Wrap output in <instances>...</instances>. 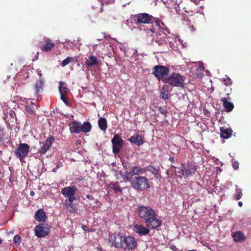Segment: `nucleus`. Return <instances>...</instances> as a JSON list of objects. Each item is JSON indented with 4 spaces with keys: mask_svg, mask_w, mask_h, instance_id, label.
I'll use <instances>...</instances> for the list:
<instances>
[{
    "mask_svg": "<svg viewBox=\"0 0 251 251\" xmlns=\"http://www.w3.org/2000/svg\"><path fill=\"white\" fill-rule=\"evenodd\" d=\"M126 22L137 25L141 29H142V27L145 28V25H152L156 23V25H159L155 18L145 12L131 15Z\"/></svg>",
    "mask_w": 251,
    "mask_h": 251,
    "instance_id": "1",
    "label": "nucleus"
},
{
    "mask_svg": "<svg viewBox=\"0 0 251 251\" xmlns=\"http://www.w3.org/2000/svg\"><path fill=\"white\" fill-rule=\"evenodd\" d=\"M88 16L91 21H93L97 18H99L100 21L106 22L111 17L110 11L108 10H104L102 7H100L99 10L92 8L91 10L88 11Z\"/></svg>",
    "mask_w": 251,
    "mask_h": 251,
    "instance_id": "2",
    "label": "nucleus"
},
{
    "mask_svg": "<svg viewBox=\"0 0 251 251\" xmlns=\"http://www.w3.org/2000/svg\"><path fill=\"white\" fill-rule=\"evenodd\" d=\"M131 186L137 191L147 190L150 187V181L145 176H135L131 182Z\"/></svg>",
    "mask_w": 251,
    "mask_h": 251,
    "instance_id": "3",
    "label": "nucleus"
},
{
    "mask_svg": "<svg viewBox=\"0 0 251 251\" xmlns=\"http://www.w3.org/2000/svg\"><path fill=\"white\" fill-rule=\"evenodd\" d=\"M178 170L176 172L179 174L180 177H188L193 175L197 171L196 166L191 163H183L181 166L177 168Z\"/></svg>",
    "mask_w": 251,
    "mask_h": 251,
    "instance_id": "4",
    "label": "nucleus"
},
{
    "mask_svg": "<svg viewBox=\"0 0 251 251\" xmlns=\"http://www.w3.org/2000/svg\"><path fill=\"white\" fill-rule=\"evenodd\" d=\"M184 77L179 73H173L166 78L164 79V82L168 83L173 87L182 86L184 84Z\"/></svg>",
    "mask_w": 251,
    "mask_h": 251,
    "instance_id": "5",
    "label": "nucleus"
},
{
    "mask_svg": "<svg viewBox=\"0 0 251 251\" xmlns=\"http://www.w3.org/2000/svg\"><path fill=\"white\" fill-rule=\"evenodd\" d=\"M144 222L146 226L151 229H155L159 227L162 224L161 220L158 217L155 212L146 219Z\"/></svg>",
    "mask_w": 251,
    "mask_h": 251,
    "instance_id": "6",
    "label": "nucleus"
},
{
    "mask_svg": "<svg viewBox=\"0 0 251 251\" xmlns=\"http://www.w3.org/2000/svg\"><path fill=\"white\" fill-rule=\"evenodd\" d=\"M152 74L158 79H161L164 82V79L166 78L169 73V69L162 65H156L152 69Z\"/></svg>",
    "mask_w": 251,
    "mask_h": 251,
    "instance_id": "7",
    "label": "nucleus"
},
{
    "mask_svg": "<svg viewBox=\"0 0 251 251\" xmlns=\"http://www.w3.org/2000/svg\"><path fill=\"white\" fill-rule=\"evenodd\" d=\"M30 146L26 143H20L18 148L15 150L14 154L15 156L22 161L28 155Z\"/></svg>",
    "mask_w": 251,
    "mask_h": 251,
    "instance_id": "8",
    "label": "nucleus"
},
{
    "mask_svg": "<svg viewBox=\"0 0 251 251\" xmlns=\"http://www.w3.org/2000/svg\"><path fill=\"white\" fill-rule=\"evenodd\" d=\"M50 230V227L48 224H39L35 228V235L39 238L44 237L49 234Z\"/></svg>",
    "mask_w": 251,
    "mask_h": 251,
    "instance_id": "9",
    "label": "nucleus"
},
{
    "mask_svg": "<svg viewBox=\"0 0 251 251\" xmlns=\"http://www.w3.org/2000/svg\"><path fill=\"white\" fill-rule=\"evenodd\" d=\"M112 144V151L114 154L119 153L123 148L124 141L119 134H115L111 140Z\"/></svg>",
    "mask_w": 251,
    "mask_h": 251,
    "instance_id": "10",
    "label": "nucleus"
},
{
    "mask_svg": "<svg viewBox=\"0 0 251 251\" xmlns=\"http://www.w3.org/2000/svg\"><path fill=\"white\" fill-rule=\"evenodd\" d=\"M137 211L139 216L144 221L155 212L151 207L142 205H138Z\"/></svg>",
    "mask_w": 251,
    "mask_h": 251,
    "instance_id": "11",
    "label": "nucleus"
},
{
    "mask_svg": "<svg viewBox=\"0 0 251 251\" xmlns=\"http://www.w3.org/2000/svg\"><path fill=\"white\" fill-rule=\"evenodd\" d=\"M124 239L123 242V249L131 251L135 249L137 244L135 239L133 237L124 236Z\"/></svg>",
    "mask_w": 251,
    "mask_h": 251,
    "instance_id": "12",
    "label": "nucleus"
},
{
    "mask_svg": "<svg viewBox=\"0 0 251 251\" xmlns=\"http://www.w3.org/2000/svg\"><path fill=\"white\" fill-rule=\"evenodd\" d=\"M124 236L120 234H114L110 236V242L116 248L122 249Z\"/></svg>",
    "mask_w": 251,
    "mask_h": 251,
    "instance_id": "13",
    "label": "nucleus"
},
{
    "mask_svg": "<svg viewBox=\"0 0 251 251\" xmlns=\"http://www.w3.org/2000/svg\"><path fill=\"white\" fill-rule=\"evenodd\" d=\"M40 48L42 51H50L55 45V44L49 38L44 37L40 42Z\"/></svg>",
    "mask_w": 251,
    "mask_h": 251,
    "instance_id": "14",
    "label": "nucleus"
},
{
    "mask_svg": "<svg viewBox=\"0 0 251 251\" xmlns=\"http://www.w3.org/2000/svg\"><path fill=\"white\" fill-rule=\"evenodd\" d=\"M77 191V187L75 185H72L62 188L61 192L65 198H76L75 194Z\"/></svg>",
    "mask_w": 251,
    "mask_h": 251,
    "instance_id": "15",
    "label": "nucleus"
},
{
    "mask_svg": "<svg viewBox=\"0 0 251 251\" xmlns=\"http://www.w3.org/2000/svg\"><path fill=\"white\" fill-rule=\"evenodd\" d=\"M54 141V138L52 136L48 137L46 140L44 142L43 145L39 151V153L41 154H43L51 148L53 142Z\"/></svg>",
    "mask_w": 251,
    "mask_h": 251,
    "instance_id": "16",
    "label": "nucleus"
},
{
    "mask_svg": "<svg viewBox=\"0 0 251 251\" xmlns=\"http://www.w3.org/2000/svg\"><path fill=\"white\" fill-rule=\"evenodd\" d=\"M231 89H230V90L228 91L226 94V97L221 99V101L223 102V106L226 108L227 112H231L234 108L233 103L228 101V100H230L229 95L231 93Z\"/></svg>",
    "mask_w": 251,
    "mask_h": 251,
    "instance_id": "17",
    "label": "nucleus"
},
{
    "mask_svg": "<svg viewBox=\"0 0 251 251\" xmlns=\"http://www.w3.org/2000/svg\"><path fill=\"white\" fill-rule=\"evenodd\" d=\"M128 140L132 143H133L137 146H141L144 143L145 139L141 135L137 134L132 136Z\"/></svg>",
    "mask_w": 251,
    "mask_h": 251,
    "instance_id": "18",
    "label": "nucleus"
},
{
    "mask_svg": "<svg viewBox=\"0 0 251 251\" xmlns=\"http://www.w3.org/2000/svg\"><path fill=\"white\" fill-rule=\"evenodd\" d=\"M81 123L75 121L72 122L70 124V132L75 134H79L81 132Z\"/></svg>",
    "mask_w": 251,
    "mask_h": 251,
    "instance_id": "19",
    "label": "nucleus"
},
{
    "mask_svg": "<svg viewBox=\"0 0 251 251\" xmlns=\"http://www.w3.org/2000/svg\"><path fill=\"white\" fill-rule=\"evenodd\" d=\"M232 237L236 242L242 243L244 242L246 239V236L240 231H237L232 233Z\"/></svg>",
    "mask_w": 251,
    "mask_h": 251,
    "instance_id": "20",
    "label": "nucleus"
},
{
    "mask_svg": "<svg viewBox=\"0 0 251 251\" xmlns=\"http://www.w3.org/2000/svg\"><path fill=\"white\" fill-rule=\"evenodd\" d=\"M134 227L136 232L141 236L146 235L149 234L150 233V228H148L147 226L145 227L143 225H136Z\"/></svg>",
    "mask_w": 251,
    "mask_h": 251,
    "instance_id": "21",
    "label": "nucleus"
},
{
    "mask_svg": "<svg viewBox=\"0 0 251 251\" xmlns=\"http://www.w3.org/2000/svg\"><path fill=\"white\" fill-rule=\"evenodd\" d=\"M35 219L37 221L45 222L47 219L46 213L44 211L43 209H38L35 213Z\"/></svg>",
    "mask_w": 251,
    "mask_h": 251,
    "instance_id": "22",
    "label": "nucleus"
},
{
    "mask_svg": "<svg viewBox=\"0 0 251 251\" xmlns=\"http://www.w3.org/2000/svg\"><path fill=\"white\" fill-rule=\"evenodd\" d=\"M220 136L221 137L224 139H228L229 138L232 133V130L231 128L221 127L220 129Z\"/></svg>",
    "mask_w": 251,
    "mask_h": 251,
    "instance_id": "23",
    "label": "nucleus"
},
{
    "mask_svg": "<svg viewBox=\"0 0 251 251\" xmlns=\"http://www.w3.org/2000/svg\"><path fill=\"white\" fill-rule=\"evenodd\" d=\"M100 62V61L94 56H88V58L86 59L85 61L86 64L89 67L98 65Z\"/></svg>",
    "mask_w": 251,
    "mask_h": 251,
    "instance_id": "24",
    "label": "nucleus"
},
{
    "mask_svg": "<svg viewBox=\"0 0 251 251\" xmlns=\"http://www.w3.org/2000/svg\"><path fill=\"white\" fill-rule=\"evenodd\" d=\"M58 88L60 94L67 95L70 92L69 89L67 87V84L62 81L59 82Z\"/></svg>",
    "mask_w": 251,
    "mask_h": 251,
    "instance_id": "25",
    "label": "nucleus"
},
{
    "mask_svg": "<svg viewBox=\"0 0 251 251\" xmlns=\"http://www.w3.org/2000/svg\"><path fill=\"white\" fill-rule=\"evenodd\" d=\"M98 123L100 130L105 132L108 127L106 119L104 118H100L98 120Z\"/></svg>",
    "mask_w": 251,
    "mask_h": 251,
    "instance_id": "26",
    "label": "nucleus"
},
{
    "mask_svg": "<svg viewBox=\"0 0 251 251\" xmlns=\"http://www.w3.org/2000/svg\"><path fill=\"white\" fill-rule=\"evenodd\" d=\"M131 172L133 176L142 175L146 172V168L142 169L140 167L134 166L132 167Z\"/></svg>",
    "mask_w": 251,
    "mask_h": 251,
    "instance_id": "27",
    "label": "nucleus"
},
{
    "mask_svg": "<svg viewBox=\"0 0 251 251\" xmlns=\"http://www.w3.org/2000/svg\"><path fill=\"white\" fill-rule=\"evenodd\" d=\"M8 139V134L5 128L0 125V142L5 141Z\"/></svg>",
    "mask_w": 251,
    "mask_h": 251,
    "instance_id": "28",
    "label": "nucleus"
},
{
    "mask_svg": "<svg viewBox=\"0 0 251 251\" xmlns=\"http://www.w3.org/2000/svg\"><path fill=\"white\" fill-rule=\"evenodd\" d=\"M145 168H146V171H148L154 175L160 174V171L159 167H155L154 166L149 165Z\"/></svg>",
    "mask_w": 251,
    "mask_h": 251,
    "instance_id": "29",
    "label": "nucleus"
},
{
    "mask_svg": "<svg viewBox=\"0 0 251 251\" xmlns=\"http://www.w3.org/2000/svg\"><path fill=\"white\" fill-rule=\"evenodd\" d=\"M43 79L42 78L36 81L35 84L34 89L35 90V93L36 95H38L40 92V89H42V86L43 84Z\"/></svg>",
    "mask_w": 251,
    "mask_h": 251,
    "instance_id": "30",
    "label": "nucleus"
},
{
    "mask_svg": "<svg viewBox=\"0 0 251 251\" xmlns=\"http://www.w3.org/2000/svg\"><path fill=\"white\" fill-rule=\"evenodd\" d=\"M92 129V126L90 122H85L83 125L81 126V131L84 133H87L91 131Z\"/></svg>",
    "mask_w": 251,
    "mask_h": 251,
    "instance_id": "31",
    "label": "nucleus"
},
{
    "mask_svg": "<svg viewBox=\"0 0 251 251\" xmlns=\"http://www.w3.org/2000/svg\"><path fill=\"white\" fill-rule=\"evenodd\" d=\"M150 28L147 27V29L144 28V30L147 31V35L149 36H151L152 38L151 40L154 41L155 39L154 38V34L155 33V30L152 27V25H150Z\"/></svg>",
    "mask_w": 251,
    "mask_h": 251,
    "instance_id": "32",
    "label": "nucleus"
},
{
    "mask_svg": "<svg viewBox=\"0 0 251 251\" xmlns=\"http://www.w3.org/2000/svg\"><path fill=\"white\" fill-rule=\"evenodd\" d=\"M65 206L66 212L67 213L72 214L75 212L77 210V208L74 204L67 205Z\"/></svg>",
    "mask_w": 251,
    "mask_h": 251,
    "instance_id": "33",
    "label": "nucleus"
},
{
    "mask_svg": "<svg viewBox=\"0 0 251 251\" xmlns=\"http://www.w3.org/2000/svg\"><path fill=\"white\" fill-rule=\"evenodd\" d=\"M30 105L28 104L26 105L25 110L30 114H34L35 113L34 106H37V105L35 104H33L32 101H30Z\"/></svg>",
    "mask_w": 251,
    "mask_h": 251,
    "instance_id": "34",
    "label": "nucleus"
},
{
    "mask_svg": "<svg viewBox=\"0 0 251 251\" xmlns=\"http://www.w3.org/2000/svg\"><path fill=\"white\" fill-rule=\"evenodd\" d=\"M110 187L116 193L122 191V188L120 187L118 182L111 183Z\"/></svg>",
    "mask_w": 251,
    "mask_h": 251,
    "instance_id": "35",
    "label": "nucleus"
},
{
    "mask_svg": "<svg viewBox=\"0 0 251 251\" xmlns=\"http://www.w3.org/2000/svg\"><path fill=\"white\" fill-rule=\"evenodd\" d=\"M242 193L240 189L238 188V186L236 185V193L233 195V198L235 200H238L242 198Z\"/></svg>",
    "mask_w": 251,
    "mask_h": 251,
    "instance_id": "36",
    "label": "nucleus"
},
{
    "mask_svg": "<svg viewBox=\"0 0 251 251\" xmlns=\"http://www.w3.org/2000/svg\"><path fill=\"white\" fill-rule=\"evenodd\" d=\"M133 176L132 172L126 171L123 176V178L126 181H129Z\"/></svg>",
    "mask_w": 251,
    "mask_h": 251,
    "instance_id": "37",
    "label": "nucleus"
},
{
    "mask_svg": "<svg viewBox=\"0 0 251 251\" xmlns=\"http://www.w3.org/2000/svg\"><path fill=\"white\" fill-rule=\"evenodd\" d=\"M73 58L72 57H67L65 59H64L61 62L60 65L63 67L66 66L73 60Z\"/></svg>",
    "mask_w": 251,
    "mask_h": 251,
    "instance_id": "38",
    "label": "nucleus"
},
{
    "mask_svg": "<svg viewBox=\"0 0 251 251\" xmlns=\"http://www.w3.org/2000/svg\"><path fill=\"white\" fill-rule=\"evenodd\" d=\"M160 98L164 100H168L169 99L168 91L165 90H162L160 92Z\"/></svg>",
    "mask_w": 251,
    "mask_h": 251,
    "instance_id": "39",
    "label": "nucleus"
},
{
    "mask_svg": "<svg viewBox=\"0 0 251 251\" xmlns=\"http://www.w3.org/2000/svg\"><path fill=\"white\" fill-rule=\"evenodd\" d=\"M223 82L226 86H229L232 84V81L227 75H226L225 77L223 78Z\"/></svg>",
    "mask_w": 251,
    "mask_h": 251,
    "instance_id": "40",
    "label": "nucleus"
},
{
    "mask_svg": "<svg viewBox=\"0 0 251 251\" xmlns=\"http://www.w3.org/2000/svg\"><path fill=\"white\" fill-rule=\"evenodd\" d=\"M158 110L159 112L162 115H166L168 113L167 107L165 106L159 107Z\"/></svg>",
    "mask_w": 251,
    "mask_h": 251,
    "instance_id": "41",
    "label": "nucleus"
},
{
    "mask_svg": "<svg viewBox=\"0 0 251 251\" xmlns=\"http://www.w3.org/2000/svg\"><path fill=\"white\" fill-rule=\"evenodd\" d=\"M68 199H66L65 201V202L64 203V206L73 204V201L76 200V198H67Z\"/></svg>",
    "mask_w": 251,
    "mask_h": 251,
    "instance_id": "42",
    "label": "nucleus"
},
{
    "mask_svg": "<svg viewBox=\"0 0 251 251\" xmlns=\"http://www.w3.org/2000/svg\"><path fill=\"white\" fill-rule=\"evenodd\" d=\"M13 241L15 243L19 245L22 241L21 236H20L18 235H16L14 236V237L13 238Z\"/></svg>",
    "mask_w": 251,
    "mask_h": 251,
    "instance_id": "43",
    "label": "nucleus"
},
{
    "mask_svg": "<svg viewBox=\"0 0 251 251\" xmlns=\"http://www.w3.org/2000/svg\"><path fill=\"white\" fill-rule=\"evenodd\" d=\"M60 97L62 100L65 103L66 105H69V102L66 97V95L60 94Z\"/></svg>",
    "mask_w": 251,
    "mask_h": 251,
    "instance_id": "44",
    "label": "nucleus"
},
{
    "mask_svg": "<svg viewBox=\"0 0 251 251\" xmlns=\"http://www.w3.org/2000/svg\"><path fill=\"white\" fill-rule=\"evenodd\" d=\"M86 197L88 198L90 201H94V203L96 204H97L99 202V201L97 199H95L93 196L87 194L86 195Z\"/></svg>",
    "mask_w": 251,
    "mask_h": 251,
    "instance_id": "45",
    "label": "nucleus"
},
{
    "mask_svg": "<svg viewBox=\"0 0 251 251\" xmlns=\"http://www.w3.org/2000/svg\"><path fill=\"white\" fill-rule=\"evenodd\" d=\"M239 162L238 161H235L232 162V166L235 170H237L239 168Z\"/></svg>",
    "mask_w": 251,
    "mask_h": 251,
    "instance_id": "46",
    "label": "nucleus"
},
{
    "mask_svg": "<svg viewBox=\"0 0 251 251\" xmlns=\"http://www.w3.org/2000/svg\"><path fill=\"white\" fill-rule=\"evenodd\" d=\"M9 115L12 118H15L16 117L15 113L11 110H10Z\"/></svg>",
    "mask_w": 251,
    "mask_h": 251,
    "instance_id": "47",
    "label": "nucleus"
},
{
    "mask_svg": "<svg viewBox=\"0 0 251 251\" xmlns=\"http://www.w3.org/2000/svg\"><path fill=\"white\" fill-rule=\"evenodd\" d=\"M154 41H155V42L157 43L158 44V45L160 46L163 45L164 43L165 44L166 43L163 40L158 41L155 40Z\"/></svg>",
    "mask_w": 251,
    "mask_h": 251,
    "instance_id": "48",
    "label": "nucleus"
},
{
    "mask_svg": "<svg viewBox=\"0 0 251 251\" xmlns=\"http://www.w3.org/2000/svg\"><path fill=\"white\" fill-rule=\"evenodd\" d=\"M82 228L84 231H89V228L85 225H83L82 226Z\"/></svg>",
    "mask_w": 251,
    "mask_h": 251,
    "instance_id": "49",
    "label": "nucleus"
},
{
    "mask_svg": "<svg viewBox=\"0 0 251 251\" xmlns=\"http://www.w3.org/2000/svg\"><path fill=\"white\" fill-rule=\"evenodd\" d=\"M169 160L172 163H175L176 162L174 158L173 157H170L169 158Z\"/></svg>",
    "mask_w": 251,
    "mask_h": 251,
    "instance_id": "50",
    "label": "nucleus"
},
{
    "mask_svg": "<svg viewBox=\"0 0 251 251\" xmlns=\"http://www.w3.org/2000/svg\"><path fill=\"white\" fill-rule=\"evenodd\" d=\"M103 35H104L103 38H106V39H107L110 37L109 35H108V34H106L105 33H103Z\"/></svg>",
    "mask_w": 251,
    "mask_h": 251,
    "instance_id": "51",
    "label": "nucleus"
},
{
    "mask_svg": "<svg viewBox=\"0 0 251 251\" xmlns=\"http://www.w3.org/2000/svg\"><path fill=\"white\" fill-rule=\"evenodd\" d=\"M172 249L175 251H178V249L176 246H173Z\"/></svg>",
    "mask_w": 251,
    "mask_h": 251,
    "instance_id": "52",
    "label": "nucleus"
},
{
    "mask_svg": "<svg viewBox=\"0 0 251 251\" xmlns=\"http://www.w3.org/2000/svg\"><path fill=\"white\" fill-rule=\"evenodd\" d=\"M38 72V75L40 76V78H42V73L41 71H37Z\"/></svg>",
    "mask_w": 251,
    "mask_h": 251,
    "instance_id": "53",
    "label": "nucleus"
},
{
    "mask_svg": "<svg viewBox=\"0 0 251 251\" xmlns=\"http://www.w3.org/2000/svg\"><path fill=\"white\" fill-rule=\"evenodd\" d=\"M238 205L240 206V207H241L243 205V203L242 201H240L238 202Z\"/></svg>",
    "mask_w": 251,
    "mask_h": 251,
    "instance_id": "54",
    "label": "nucleus"
},
{
    "mask_svg": "<svg viewBox=\"0 0 251 251\" xmlns=\"http://www.w3.org/2000/svg\"><path fill=\"white\" fill-rule=\"evenodd\" d=\"M34 194H35V192L34 191H31L30 192V195L31 196H34Z\"/></svg>",
    "mask_w": 251,
    "mask_h": 251,
    "instance_id": "55",
    "label": "nucleus"
},
{
    "mask_svg": "<svg viewBox=\"0 0 251 251\" xmlns=\"http://www.w3.org/2000/svg\"><path fill=\"white\" fill-rule=\"evenodd\" d=\"M58 168H59V166H56V168H54V169L53 170V171L54 172H55V170H56V169H58Z\"/></svg>",
    "mask_w": 251,
    "mask_h": 251,
    "instance_id": "56",
    "label": "nucleus"
},
{
    "mask_svg": "<svg viewBox=\"0 0 251 251\" xmlns=\"http://www.w3.org/2000/svg\"><path fill=\"white\" fill-rule=\"evenodd\" d=\"M189 251H197L196 250H189Z\"/></svg>",
    "mask_w": 251,
    "mask_h": 251,
    "instance_id": "57",
    "label": "nucleus"
},
{
    "mask_svg": "<svg viewBox=\"0 0 251 251\" xmlns=\"http://www.w3.org/2000/svg\"><path fill=\"white\" fill-rule=\"evenodd\" d=\"M172 167H173L174 168H176L174 166H172Z\"/></svg>",
    "mask_w": 251,
    "mask_h": 251,
    "instance_id": "58",
    "label": "nucleus"
},
{
    "mask_svg": "<svg viewBox=\"0 0 251 251\" xmlns=\"http://www.w3.org/2000/svg\"><path fill=\"white\" fill-rule=\"evenodd\" d=\"M90 207L92 206V204L91 203H90Z\"/></svg>",
    "mask_w": 251,
    "mask_h": 251,
    "instance_id": "59",
    "label": "nucleus"
}]
</instances>
